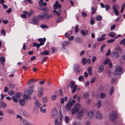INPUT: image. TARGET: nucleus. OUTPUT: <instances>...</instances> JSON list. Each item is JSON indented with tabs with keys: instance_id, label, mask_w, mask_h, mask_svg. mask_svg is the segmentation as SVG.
<instances>
[{
	"instance_id": "f257e3e1",
	"label": "nucleus",
	"mask_w": 125,
	"mask_h": 125,
	"mask_svg": "<svg viewBox=\"0 0 125 125\" xmlns=\"http://www.w3.org/2000/svg\"><path fill=\"white\" fill-rule=\"evenodd\" d=\"M67 112L68 114H70L69 112H72V115H74L76 114V117L79 119H81L83 115V113L82 111V110H67Z\"/></svg>"
},
{
	"instance_id": "f03ea898",
	"label": "nucleus",
	"mask_w": 125,
	"mask_h": 125,
	"mask_svg": "<svg viewBox=\"0 0 125 125\" xmlns=\"http://www.w3.org/2000/svg\"><path fill=\"white\" fill-rule=\"evenodd\" d=\"M66 112L64 110H60L59 111V115L60 117H57L55 121V125H62L61 123L62 119L63 118L62 114L63 115Z\"/></svg>"
},
{
	"instance_id": "7ed1b4c3",
	"label": "nucleus",
	"mask_w": 125,
	"mask_h": 125,
	"mask_svg": "<svg viewBox=\"0 0 125 125\" xmlns=\"http://www.w3.org/2000/svg\"><path fill=\"white\" fill-rule=\"evenodd\" d=\"M34 85H31L29 87L28 90V95L24 94L23 95V97L24 99H30V95H31L34 91L33 88Z\"/></svg>"
},
{
	"instance_id": "20e7f679",
	"label": "nucleus",
	"mask_w": 125,
	"mask_h": 125,
	"mask_svg": "<svg viewBox=\"0 0 125 125\" xmlns=\"http://www.w3.org/2000/svg\"><path fill=\"white\" fill-rule=\"evenodd\" d=\"M115 72L116 74L118 75L121 74L123 73V69L120 67H117L115 69Z\"/></svg>"
},
{
	"instance_id": "39448f33",
	"label": "nucleus",
	"mask_w": 125,
	"mask_h": 125,
	"mask_svg": "<svg viewBox=\"0 0 125 125\" xmlns=\"http://www.w3.org/2000/svg\"><path fill=\"white\" fill-rule=\"evenodd\" d=\"M110 119L112 121H113L115 119L117 118V114L115 112H113L110 115Z\"/></svg>"
},
{
	"instance_id": "423d86ee",
	"label": "nucleus",
	"mask_w": 125,
	"mask_h": 125,
	"mask_svg": "<svg viewBox=\"0 0 125 125\" xmlns=\"http://www.w3.org/2000/svg\"><path fill=\"white\" fill-rule=\"evenodd\" d=\"M58 114L57 110H52L51 115V117L54 119L57 116Z\"/></svg>"
},
{
	"instance_id": "0eeeda50",
	"label": "nucleus",
	"mask_w": 125,
	"mask_h": 125,
	"mask_svg": "<svg viewBox=\"0 0 125 125\" xmlns=\"http://www.w3.org/2000/svg\"><path fill=\"white\" fill-rule=\"evenodd\" d=\"M43 93V88L41 86L38 89V96L39 97H41L42 96Z\"/></svg>"
},
{
	"instance_id": "6e6552de",
	"label": "nucleus",
	"mask_w": 125,
	"mask_h": 125,
	"mask_svg": "<svg viewBox=\"0 0 125 125\" xmlns=\"http://www.w3.org/2000/svg\"><path fill=\"white\" fill-rule=\"evenodd\" d=\"M94 111L93 110H90L87 112L88 117L90 119H91L94 116Z\"/></svg>"
},
{
	"instance_id": "1a4fd4ad",
	"label": "nucleus",
	"mask_w": 125,
	"mask_h": 125,
	"mask_svg": "<svg viewBox=\"0 0 125 125\" xmlns=\"http://www.w3.org/2000/svg\"><path fill=\"white\" fill-rule=\"evenodd\" d=\"M79 65L78 64H75L73 67V70L76 73H78L80 71V70L79 67Z\"/></svg>"
},
{
	"instance_id": "9d476101",
	"label": "nucleus",
	"mask_w": 125,
	"mask_h": 125,
	"mask_svg": "<svg viewBox=\"0 0 125 125\" xmlns=\"http://www.w3.org/2000/svg\"><path fill=\"white\" fill-rule=\"evenodd\" d=\"M95 116L96 118L99 120H101L102 119L103 115L101 113L99 112H97L95 114Z\"/></svg>"
},
{
	"instance_id": "9b49d317",
	"label": "nucleus",
	"mask_w": 125,
	"mask_h": 125,
	"mask_svg": "<svg viewBox=\"0 0 125 125\" xmlns=\"http://www.w3.org/2000/svg\"><path fill=\"white\" fill-rule=\"evenodd\" d=\"M72 98H70L67 104L66 105V109H70L72 108L73 106L72 104H71V101L70 100H71Z\"/></svg>"
},
{
	"instance_id": "f8f14e48",
	"label": "nucleus",
	"mask_w": 125,
	"mask_h": 125,
	"mask_svg": "<svg viewBox=\"0 0 125 125\" xmlns=\"http://www.w3.org/2000/svg\"><path fill=\"white\" fill-rule=\"evenodd\" d=\"M21 123L19 125H26L28 121L24 118H21L20 119Z\"/></svg>"
},
{
	"instance_id": "ddd939ff",
	"label": "nucleus",
	"mask_w": 125,
	"mask_h": 125,
	"mask_svg": "<svg viewBox=\"0 0 125 125\" xmlns=\"http://www.w3.org/2000/svg\"><path fill=\"white\" fill-rule=\"evenodd\" d=\"M104 66L103 65H100L98 67L97 72L99 73L103 72L104 71Z\"/></svg>"
},
{
	"instance_id": "4468645a",
	"label": "nucleus",
	"mask_w": 125,
	"mask_h": 125,
	"mask_svg": "<svg viewBox=\"0 0 125 125\" xmlns=\"http://www.w3.org/2000/svg\"><path fill=\"white\" fill-rule=\"evenodd\" d=\"M58 3V1H56L55 3L54 4L53 8L54 10H56L58 8H60L61 7V5L59 4Z\"/></svg>"
},
{
	"instance_id": "2eb2a0df",
	"label": "nucleus",
	"mask_w": 125,
	"mask_h": 125,
	"mask_svg": "<svg viewBox=\"0 0 125 125\" xmlns=\"http://www.w3.org/2000/svg\"><path fill=\"white\" fill-rule=\"evenodd\" d=\"M111 55L112 57L115 58H116L119 56V53L115 51L112 53Z\"/></svg>"
},
{
	"instance_id": "dca6fc26",
	"label": "nucleus",
	"mask_w": 125,
	"mask_h": 125,
	"mask_svg": "<svg viewBox=\"0 0 125 125\" xmlns=\"http://www.w3.org/2000/svg\"><path fill=\"white\" fill-rule=\"evenodd\" d=\"M34 104L36 109H38L41 106V104L38 100H36L34 102Z\"/></svg>"
},
{
	"instance_id": "f3484780",
	"label": "nucleus",
	"mask_w": 125,
	"mask_h": 125,
	"mask_svg": "<svg viewBox=\"0 0 125 125\" xmlns=\"http://www.w3.org/2000/svg\"><path fill=\"white\" fill-rule=\"evenodd\" d=\"M70 43V42L69 41H65L63 42L62 43V49H64L65 46H68Z\"/></svg>"
},
{
	"instance_id": "a211bd4d",
	"label": "nucleus",
	"mask_w": 125,
	"mask_h": 125,
	"mask_svg": "<svg viewBox=\"0 0 125 125\" xmlns=\"http://www.w3.org/2000/svg\"><path fill=\"white\" fill-rule=\"evenodd\" d=\"M106 34H103L101 36V37L100 38H98L97 41L98 42L102 41L106 39V38L104 37L105 36Z\"/></svg>"
},
{
	"instance_id": "6ab92c4d",
	"label": "nucleus",
	"mask_w": 125,
	"mask_h": 125,
	"mask_svg": "<svg viewBox=\"0 0 125 125\" xmlns=\"http://www.w3.org/2000/svg\"><path fill=\"white\" fill-rule=\"evenodd\" d=\"M33 12V10H31L30 12L28 13L26 11H24L23 12L26 15H27L29 17H30L31 15L32 14Z\"/></svg>"
},
{
	"instance_id": "aec40b11",
	"label": "nucleus",
	"mask_w": 125,
	"mask_h": 125,
	"mask_svg": "<svg viewBox=\"0 0 125 125\" xmlns=\"http://www.w3.org/2000/svg\"><path fill=\"white\" fill-rule=\"evenodd\" d=\"M75 41L77 43H80L82 42L83 40L80 38L78 37L75 38Z\"/></svg>"
},
{
	"instance_id": "412c9836",
	"label": "nucleus",
	"mask_w": 125,
	"mask_h": 125,
	"mask_svg": "<svg viewBox=\"0 0 125 125\" xmlns=\"http://www.w3.org/2000/svg\"><path fill=\"white\" fill-rule=\"evenodd\" d=\"M46 41V39L45 38H44L43 39L40 38L39 39L38 41L40 42L41 45H43L44 43V42Z\"/></svg>"
},
{
	"instance_id": "4be33fe9",
	"label": "nucleus",
	"mask_w": 125,
	"mask_h": 125,
	"mask_svg": "<svg viewBox=\"0 0 125 125\" xmlns=\"http://www.w3.org/2000/svg\"><path fill=\"white\" fill-rule=\"evenodd\" d=\"M81 33L82 35L84 36L87 35L88 34V32L85 30H83L81 31Z\"/></svg>"
},
{
	"instance_id": "5701e85b",
	"label": "nucleus",
	"mask_w": 125,
	"mask_h": 125,
	"mask_svg": "<svg viewBox=\"0 0 125 125\" xmlns=\"http://www.w3.org/2000/svg\"><path fill=\"white\" fill-rule=\"evenodd\" d=\"M19 112L21 115L24 116H26L27 115V114L24 110H20Z\"/></svg>"
},
{
	"instance_id": "b1692460",
	"label": "nucleus",
	"mask_w": 125,
	"mask_h": 125,
	"mask_svg": "<svg viewBox=\"0 0 125 125\" xmlns=\"http://www.w3.org/2000/svg\"><path fill=\"white\" fill-rule=\"evenodd\" d=\"M37 18L34 17L33 18V21L34 23L35 24H37L39 22Z\"/></svg>"
},
{
	"instance_id": "393cba45",
	"label": "nucleus",
	"mask_w": 125,
	"mask_h": 125,
	"mask_svg": "<svg viewBox=\"0 0 125 125\" xmlns=\"http://www.w3.org/2000/svg\"><path fill=\"white\" fill-rule=\"evenodd\" d=\"M108 35L112 38L114 37L116 35V34L114 32H110L108 34Z\"/></svg>"
},
{
	"instance_id": "a878e982",
	"label": "nucleus",
	"mask_w": 125,
	"mask_h": 125,
	"mask_svg": "<svg viewBox=\"0 0 125 125\" xmlns=\"http://www.w3.org/2000/svg\"><path fill=\"white\" fill-rule=\"evenodd\" d=\"M62 11L61 9H59L57 11H53V12L57 14V15L58 16H59L60 15V14L61 13Z\"/></svg>"
},
{
	"instance_id": "bb28decb",
	"label": "nucleus",
	"mask_w": 125,
	"mask_h": 125,
	"mask_svg": "<svg viewBox=\"0 0 125 125\" xmlns=\"http://www.w3.org/2000/svg\"><path fill=\"white\" fill-rule=\"evenodd\" d=\"M0 103L3 109H5L6 108V104L5 103H4L2 101L0 102Z\"/></svg>"
},
{
	"instance_id": "cd10ccee",
	"label": "nucleus",
	"mask_w": 125,
	"mask_h": 125,
	"mask_svg": "<svg viewBox=\"0 0 125 125\" xmlns=\"http://www.w3.org/2000/svg\"><path fill=\"white\" fill-rule=\"evenodd\" d=\"M81 106L80 104H76L74 107V109H79Z\"/></svg>"
},
{
	"instance_id": "c85d7f7f",
	"label": "nucleus",
	"mask_w": 125,
	"mask_h": 125,
	"mask_svg": "<svg viewBox=\"0 0 125 125\" xmlns=\"http://www.w3.org/2000/svg\"><path fill=\"white\" fill-rule=\"evenodd\" d=\"M0 63L3 65L4 62L5 61V58L3 57L2 56L0 58Z\"/></svg>"
},
{
	"instance_id": "c756f323",
	"label": "nucleus",
	"mask_w": 125,
	"mask_h": 125,
	"mask_svg": "<svg viewBox=\"0 0 125 125\" xmlns=\"http://www.w3.org/2000/svg\"><path fill=\"white\" fill-rule=\"evenodd\" d=\"M58 93V92H56L55 93V95H53L52 96V100H55L56 99V96H58V95L57 94V93Z\"/></svg>"
},
{
	"instance_id": "7c9ffc66",
	"label": "nucleus",
	"mask_w": 125,
	"mask_h": 125,
	"mask_svg": "<svg viewBox=\"0 0 125 125\" xmlns=\"http://www.w3.org/2000/svg\"><path fill=\"white\" fill-rule=\"evenodd\" d=\"M72 88L71 90L72 92L73 93H74L76 91L77 88V85H75L74 86H73L72 88Z\"/></svg>"
},
{
	"instance_id": "2f4dec72",
	"label": "nucleus",
	"mask_w": 125,
	"mask_h": 125,
	"mask_svg": "<svg viewBox=\"0 0 125 125\" xmlns=\"http://www.w3.org/2000/svg\"><path fill=\"white\" fill-rule=\"evenodd\" d=\"M24 100H26L25 99H21L19 101V103L20 104L22 105H24L25 104V102L24 101Z\"/></svg>"
},
{
	"instance_id": "473e14b6",
	"label": "nucleus",
	"mask_w": 125,
	"mask_h": 125,
	"mask_svg": "<svg viewBox=\"0 0 125 125\" xmlns=\"http://www.w3.org/2000/svg\"><path fill=\"white\" fill-rule=\"evenodd\" d=\"M49 52L46 50H45L43 52H42L41 53V54L42 55H46L49 54Z\"/></svg>"
},
{
	"instance_id": "72a5a7b5",
	"label": "nucleus",
	"mask_w": 125,
	"mask_h": 125,
	"mask_svg": "<svg viewBox=\"0 0 125 125\" xmlns=\"http://www.w3.org/2000/svg\"><path fill=\"white\" fill-rule=\"evenodd\" d=\"M113 9L114 11L115 15L117 16L118 14V12L117 9L114 7L113 6Z\"/></svg>"
},
{
	"instance_id": "f704fd0d",
	"label": "nucleus",
	"mask_w": 125,
	"mask_h": 125,
	"mask_svg": "<svg viewBox=\"0 0 125 125\" xmlns=\"http://www.w3.org/2000/svg\"><path fill=\"white\" fill-rule=\"evenodd\" d=\"M88 72L90 75H91L92 74V68L91 67H89L88 69Z\"/></svg>"
},
{
	"instance_id": "c9c22d12",
	"label": "nucleus",
	"mask_w": 125,
	"mask_h": 125,
	"mask_svg": "<svg viewBox=\"0 0 125 125\" xmlns=\"http://www.w3.org/2000/svg\"><path fill=\"white\" fill-rule=\"evenodd\" d=\"M106 73L108 76L110 77L112 75V71L111 70H107Z\"/></svg>"
},
{
	"instance_id": "e433bc0d",
	"label": "nucleus",
	"mask_w": 125,
	"mask_h": 125,
	"mask_svg": "<svg viewBox=\"0 0 125 125\" xmlns=\"http://www.w3.org/2000/svg\"><path fill=\"white\" fill-rule=\"evenodd\" d=\"M47 97H44L42 98V101L43 103H45L47 102Z\"/></svg>"
},
{
	"instance_id": "4c0bfd02",
	"label": "nucleus",
	"mask_w": 125,
	"mask_h": 125,
	"mask_svg": "<svg viewBox=\"0 0 125 125\" xmlns=\"http://www.w3.org/2000/svg\"><path fill=\"white\" fill-rule=\"evenodd\" d=\"M69 85L71 88H72L75 85H76V84H75V82L73 81L69 83Z\"/></svg>"
},
{
	"instance_id": "58836bf2",
	"label": "nucleus",
	"mask_w": 125,
	"mask_h": 125,
	"mask_svg": "<svg viewBox=\"0 0 125 125\" xmlns=\"http://www.w3.org/2000/svg\"><path fill=\"white\" fill-rule=\"evenodd\" d=\"M64 119L65 122L67 123H68L70 120L69 117L68 116H66L65 117Z\"/></svg>"
},
{
	"instance_id": "ea45409f",
	"label": "nucleus",
	"mask_w": 125,
	"mask_h": 125,
	"mask_svg": "<svg viewBox=\"0 0 125 125\" xmlns=\"http://www.w3.org/2000/svg\"><path fill=\"white\" fill-rule=\"evenodd\" d=\"M119 44L121 45H123L125 46V39H124L121 40Z\"/></svg>"
},
{
	"instance_id": "a19ab883",
	"label": "nucleus",
	"mask_w": 125,
	"mask_h": 125,
	"mask_svg": "<svg viewBox=\"0 0 125 125\" xmlns=\"http://www.w3.org/2000/svg\"><path fill=\"white\" fill-rule=\"evenodd\" d=\"M106 46V45L105 44H104L102 45V46L101 47V51L102 52H103L104 49Z\"/></svg>"
},
{
	"instance_id": "79ce46f5",
	"label": "nucleus",
	"mask_w": 125,
	"mask_h": 125,
	"mask_svg": "<svg viewBox=\"0 0 125 125\" xmlns=\"http://www.w3.org/2000/svg\"><path fill=\"white\" fill-rule=\"evenodd\" d=\"M43 15H44V18L45 19L49 18L52 17V16L51 15H49L47 14H44Z\"/></svg>"
},
{
	"instance_id": "37998d69",
	"label": "nucleus",
	"mask_w": 125,
	"mask_h": 125,
	"mask_svg": "<svg viewBox=\"0 0 125 125\" xmlns=\"http://www.w3.org/2000/svg\"><path fill=\"white\" fill-rule=\"evenodd\" d=\"M8 93L9 95L11 96L14 94V92L13 91L10 90L9 91Z\"/></svg>"
},
{
	"instance_id": "c03bdc74",
	"label": "nucleus",
	"mask_w": 125,
	"mask_h": 125,
	"mask_svg": "<svg viewBox=\"0 0 125 125\" xmlns=\"http://www.w3.org/2000/svg\"><path fill=\"white\" fill-rule=\"evenodd\" d=\"M101 101L100 100H99L97 101V106L98 108L101 107Z\"/></svg>"
},
{
	"instance_id": "a18cd8bd",
	"label": "nucleus",
	"mask_w": 125,
	"mask_h": 125,
	"mask_svg": "<svg viewBox=\"0 0 125 125\" xmlns=\"http://www.w3.org/2000/svg\"><path fill=\"white\" fill-rule=\"evenodd\" d=\"M35 81V80L31 79V80L29 81H28L27 83V85H29L31 84L32 83Z\"/></svg>"
},
{
	"instance_id": "49530a36",
	"label": "nucleus",
	"mask_w": 125,
	"mask_h": 125,
	"mask_svg": "<svg viewBox=\"0 0 125 125\" xmlns=\"http://www.w3.org/2000/svg\"><path fill=\"white\" fill-rule=\"evenodd\" d=\"M110 60L108 58H106L104 60V64L105 65L107 64L109 62Z\"/></svg>"
},
{
	"instance_id": "de8ad7c7",
	"label": "nucleus",
	"mask_w": 125,
	"mask_h": 125,
	"mask_svg": "<svg viewBox=\"0 0 125 125\" xmlns=\"http://www.w3.org/2000/svg\"><path fill=\"white\" fill-rule=\"evenodd\" d=\"M100 98L101 99L104 98L105 97L106 95L104 93H102L100 94Z\"/></svg>"
},
{
	"instance_id": "09e8293b",
	"label": "nucleus",
	"mask_w": 125,
	"mask_h": 125,
	"mask_svg": "<svg viewBox=\"0 0 125 125\" xmlns=\"http://www.w3.org/2000/svg\"><path fill=\"white\" fill-rule=\"evenodd\" d=\"M44 15H42V16L40 15H38L37 16V18L38 19H42L44 18Z\"/></svg>"
},
{
	"instance_id": "8fccbe9b",
	"label": "nucleus",
	"mask_w": 125,
	"mask_h": 125,
	"mask_svg": "<svg viewBox=\"0 0 125 125\" xmlns=\"http://www.w3.org/2000/svg\"><path fill=\"white\" fill-rule=\"evenodd\" d=\"M115 40V39H111L107 41V42L108 43H110L113 42Z\"/></svg>"
},
{
	"instance_id": "3c124183",
	"label": "nucleus",
	"mask_w": 125,
	"mask_h": 125,
	"mask_svg": "<svg viewBox=\"0 0 125 125\" xmlns=\"http://www.w3.org/2000/svg\"><path fill=\"white\" fill-rule=\"evenodd\" d=\"M102 17L101 16H97L96 18V20L97 21H100L102 19Z\"/></svg>"
},
{
	"instance_id": "603ef678",
	"label": "nucleus",
	"mask_w": 125,
	"mask_h": 125,
	"mask_svg": "<svg viewBox=\"0 0 125 125\" xmlns=\"http://www.w3.org/2000/svg\"><path fill=\"white\" fill-rule=\"evenodd\" d=\"M105 8L106 10L107 11L110 9V5H106L105 7Z\"/></svg>"
},
{
	"instance_id": "864d4df0",
	"label": "nucleus",
	"mask_w": 125,
	"mask_h": 125,
	"mask_svg": "<svg viewBox=\"0 0 125 125\" xmlns=\"http://www.w3.org/2000/svg\"><path fill=\"white\" fill-rule=\"evenodd\" d=\"M86 59L84 58H83V59L82 62V63L83 64L85 65L86 64Z\"/></svg>"
},
{
	"instance_id": "5fc2aeb1",
	"label": "nucleus",
	"mask_w": 125,
	"mask_h": 125,
	"mask_svg": "<svg viewBox=\"0 0 125 125\" xmlns=\"http://www.w3.org/2000/svg\"><path fill=\"white\" fill-rule=\"evenodd\" d=\"M13 98V101L15 103L17 102L18 101V99L17 98H16L14 96L12 97Z\"/></svg>"
},
{
	"instance_id": "6e6d98bb",
	"label": "nucleus",
	"mask_w": 125,
	"mask_h": 125,
	"mask_svg": "<svg viewBox=\"0 0 125 125\" xmlns=\"http://www.w3.org/2000/svg\"><path fill=\"white\" fill-rule=\"evenodd\" d=\"M21 95L20 94L17 93L14 96L18 99H19Z\"/></svg>"
},
{
	"instance_id": "4d7b16f0",
	"label": "nucleus",
	"mask_w": 125,
	"mask_h": 125,
	"mask_svg": "<svg viewBox=\"0 0 125 125\" xmlns=\"http://www.w3.org/2000/svg\"><path fill=\"white\" fill-rule=\"evenodd\" d=\"M96 11V9L93 7H92L91 8V11L92 14H94L95 13Z\"/></svg>"
},
{
	"instance_id": "13d9d810",
	"label": "nucleus",
	"mask_w": 125,
	"mask_h": 125,
	"mask_svg": "<svg viewBox=\"0 0 125 125\" xmlns=\"http://www.w3.org/2000/svg\"><path fill=\"white\" fill-rule=\"evenodd\" d=\"M84 77L83 76H80L78 78V80L79 81H83L84 79Z\"/></svg>"
},
{
	"instance_id": "bf43d9fd",
	"label": "nucleus",
	"mask_w": 125,
	"mask_h": 125,
	"mask_svg": "<svg viewBox=\"0 0 125 125\" xmlns=\"http://www.w3.org/2000/svg\"><path fill=\"white\" fill-rule=\"evenodd\" d=\"M94 18H92L91 19L90 22L91 24L92 25H93L94 24Z\"/></svg>"
},
{
	"instance_id": "052dcab7",
	"label": "nucleus",
	"mask_w": 125,
	"mask_h": 125,
	"mask_svg": "<svg viewBox=\"0 0 125 125\" xmlns=\"http://www.w3.org/2000/svg\"><path fill=\"white\" fill-rule=\"evenodd\" d=\"M9 88L10 89L13 88L15 86L14 84H9Z\"/></svg>"
},
{
	"instance_id": "680f3d73",
	"label": "nucleus",
	"mask_w": 125,
	"mask_h": 125,
	"mask_svg": "<svg viewBox=\"0 0 125 125\" xmlns=\"http://www.w3.org/2000/svg\"><path fill=\"white\" fill-rule=\"evenodd\" d=\"M114 90V88L112 87L110 89V95H112L113 94V92Z\"/></svg>"
},
{
	"instance_id": "e2e57ef3",
	"label": "nucleus",
	"mask_w": 125,
	"mask_h": 125,
	"mask_svg": "<svg viewBox=\"0 0 125 125\" xmlns=\"http://www.w3.org/2000/svg\"><path fill=\"white\" fill-rule=\"evenodd\" d=\"M111 53V52L110 50H108L105 55L107 56H108L110 55Z\"/></svg>"
},
{
	"instance_id": "0e129e2a",
	"label": "nucleus",
	"mask_w": 125,
	"mask_h": 125,
	"mask_svg": "<svg viewBox=\"0 0 125 125\" xmlns=\"http://www.w3.org/2000/svg\"><path fill=\"white\" fill-rule=\"evenodd\" d=\"M43 1L42 0H40L39 2V4L40 6H42V5Z\"/></svg>"
},
{
	"instance_id": "69168bd1",
	"label": "nucleus",
	"mask_w": 125,
	"mask_h": 125,
	"mask_svg": "<svg viewBox=\"0 0 125 125\" xmlns=\"http://www.w3.org/2000/svg\"><path fill=\"white\" fill-rule=\"evenodd\" d=\"M96 60V56H94L92 59V62L93 63H94L95 61Z\"/></svg>"
},
{
	"instance_id": "338daca9",
	"label": "nucleus",
	"mask_w": 125,
	"mask_h": 125,
	"mask_svg": "<svg viewBox=\"0 0 125 125\" xmlns=\"http://www.w3.org/2000/svg\"><path fill=\"white\" fill-rule=\"evenodd\" d=\"M95 78H93L90 81L91 83H93L95 82Z\"/></svg>"
},
{
	"instance_id": "774afa93",
	"label": "nucleus",
	"mask_w": 125,
	"mask_h": 125,
	"mask_svg": "<svg viewBox=\"0 0 125 125\" xmlns=\"http://www.w3.org/2000/svg\"><path fill=\"white\" fill-rule=\"evenodd\" d=\"M62 18V17L60 16L58 18L57 20V22L58 23L59 22H60Z\"/></svg>"
}]
</instances>
